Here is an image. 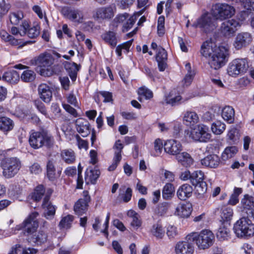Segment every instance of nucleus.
<instances>
[{
  "label": "nucleus",
  "instance_id": "338daca9",
  "mask_svg": "<svg viewBox=\"0 0 254 254\" xmlns=\"http://www.w3.org/2000/svg\"><path fill=\"white\" fill-rule=\"evenodd\" d=\"M19 14L16 13H10L9 15V18L10 23L13 25H17L20 20L22 18Z\"/></svg>",
  "mask_w": 254,
  "mask_h": 254
},
{
  "label": "nucleus",
  "instance_id": "864d4df0",
  "mask_svg": "<svg viewBox=\"0 0 254 254\" xmlns=\"http://www.w3.org/2000/svg\"><path fill=\"white\" fill-rule=\"evenodd\" d=\"M45 192L44 187L43 185L38 186L35 189L32 197L34 200L39 201L42 198Z\"/></svg>",
  "mask_w": 254,
  "mask_h": 254
},
{
  "label": "nucleus",
  "instance_id": "473e14b6",
  "mask_svg": "<svg viewBox=\"0 0 254 254\" xmlns=\"http://www.w3.org/2000/svg\"><path fill=\"white\" fill-rule=\"evenodd\" d=\"M222 118L229 124L233 123L234 121L235 111L234 109L229 106L224 107L221 112Z\"/></svg>",
  "mask_w": 254,
  "mask_h": 254
},
{
  "label": "nucleus",
  "instance_id": "c85d7f7f",
  "mask_svg": "<svg viewBox=\"0 0 254 254\" xmlns=\"http://www.w3.org/2000/svg\"><path fill=\"white\" fill-rule=\"evenodd\" d=\"M80 67L79 65L75 63L65 62L64 67L72 81H75Z\"/></svg>",
  "mask_w": 254,
  "mask_h": 254
},
{
  "label": "nucleus",
  "instance_id": "4468645a",
  "mask_svg": "<svg viewBox=\"0 0 254 254\" xmlns=\"http://www.w3.org/2000/svg\"><path fill=\"white\" fill-rule=\"evenodd\" d=\"M253 37L250 33L243 32L239 33L235 38L233 45L237 50L245 48L250 44Z\"/></svg>",
  "mask_w": 254,
  "mask_h": 254
},
{
  "label": "nucleus",
  "instance_id": "423d86ee",
  "mask_svg": "<svg viewBox=\"0 0 254 254\" xmlns=\"http://www.w3.org/2000/svg\"><path fill=\"white\" fill-rule=\"evenodd\" d=\"M185 134L187 137L195 142H206L211 137L209 127L203 124H199L191 128L190 130H185Z\"/></svg>",
  "mask_w": 254,
  "mask_h": 254
},
{
  "label": "nucleus",
  "instance_id": "4c0bfd02",
  "mask_svg": "<svg viewBox=\"0 0 254 254\" xmlns=\"http://www.w3.org/2000/svg\"><path fill=\"white\" fill-rule=\"evenodd\" d=\"M74 219V217L70 214L63 217L59 224V227L61 229L67 230L70 229L72 226Z\"/></svg>",
  "mask_w": 254,
  "mask_h": 254
},
{
  "label": "nucleus",
  "instance_id": "9b49d317",
  "mask_svg": "<svg viewBox=\"0 0 254 254\" xmlns=\"http://www.w3.org/2000/svg\"><path fill=\"white\" fill-rule=\"evenodd\" d=\"M217 19L212 15L208 12L203 14L197 20L196 24H194L195 27L198 26L202 28L205 32L214 30L217 26Z\"/></svg>",
  "mask_w": 254,
  "mask_h": 254
},
{
  "label": "nucleus",
  "instance_id": "a19ab883",
  "mask_svg": "<svg viewBox=\"0 0 254 254\" xmlns=\"http://www.w3.org/2000/svg\"><path fill=\"white\" fill-rule=\"evenodd\" d=\"M19 76L16 71H7L4 72L2 76V79L11 84L17 83L19 80Z\"/></svg>",
  "mask_w": 254,
  "mask_h": 254
},
{
  "label": "nucleus",
  "instance_id": "7c9ffc66",
  "mask_svg": "<svg viewBox=\"0 0 254 254\" xmlns=\"http://www.w3.org/2000/svg\"><path fill=\"white\" fill-rule=\"evenodd\" d=\"M61 157L62 160L68 164L73 163L76 159L75 153L71 149H65L62 150Z\"/></svg>",
  "mask_w": 254,
  "mask_h": 254
},
{
  "label": "nucleus",
  "instance_id": "39448f33",
  "mask_svg": "<svg viewBox=\"0 0 254 254\" xmlns=\"http://www.w3.org/2000/svg\"><path fill=\"white\" fill-rule=\"evenodd\" d=\"M29 143L30 146L35 149L43 146L50 148L54 145V139L51 135L46 133L32 130L30 133Z\"/></svg>",
  "mask_w": 254,
  "mask_h": 254
},
{
  "label": "nucleus",
  "instance_id": "c03bdc74",
  "mask_svg": "<svg viewBox=\"0 0 254 254\" xmlns=\"http://www.w3.org/2000/svg\"><path fill=\"white\" fill-rule=\"evenodd\" d=\"M230 236V231L227 227L221 226L216 233L217 238L220 241L227 240Z\"/></svg>",
  "mask_w": 254,
  "mask_h": 254
},
{
  "label": "nucleus",
  "instance_id": "393cba45",
  "mask_svg": "<svg viewBox=\"0 0 254 254\" xmlns=\"http://www.w3.org/2000/svg\"><path fill=\"white\" fill-rule=\"evenodd\" d=\"M76 130L82 137H86L90 134L89 124L87 121L78 119L76 121Z\"/></svg>",
  "mask_w": 254,
  "mask_h": 254
},
{
  "label": "nucleus",
  "instance_id": "6e6552de",
  "mask_svg": "<svg viewBox=\"0 0 254 254\" xmlns=\"http://www.w3.org/2000/svg\"><path fill=\"white\" fill-rule=\"evenodd\" d=\"M249 68V64L247 58L236 59L229 63L227 72L232 77H236L245 74Z\"/></svg>",
  "mask_w": 254,
  "mask_h": 254
},
{
  "label": "nucleus",
  "instance_id": "e2e57ef3",
  "mask_svg": "<svg viewBox=\"0 0 254 254\" xmlns=\"http://www.w3.org/2000/svg\"><path fill=\"white\" fill-rule=\"evenodd\" d=\"M135 0H116L117 5L122 9H126L131 5Z\"/></svg>",
  "mask_w": 254,
  "mask_h": 254
},
{
  "label": "nucleus",
  "instance_id": "a18cd8bd",
  "mask_svg": "<svg viewBox=\"0 0 254 254\" xmlns=\"http://www.w3.org/2000/svg\"><path fill=\"white\" fill-rule=\"evenodd\" d=\"M119 196L125 202H128L132 196V190L130 188H126L125 186L122 187L120 190Z\"/></svg>",
  "mask_w": 254,
  "mask_h": 254
},
{
  "label": "nucleus",
  "instance_id": "58836bf2",
  "mask_svg": "<svg viewBox=\"0 0 254 254\" xmlns=\"http://www.w3.org/2000/svg\"><path fill=\"white\" fill-rule=\"evenodd\" d=\"M102 38L106 43L109 44L110 46L114 47L117 44V40L116 33L113 31H108L104 33L101 36Z\"/></svg>",
  "mask_w": 254,
  "mask_h": 254
},
{
  "label": "nucleus",
  "instance_id": "2eb2a0df",
  "mask_svg": "<svg viewBox=\"0 0 254 254\" xmlns=\"http://www.w3.org/2000/svg\"><path fill=\"white\" fill-rule=\"evenodd\" d=\"M61 12L66 18L78 23H82L83 15L81 11L71 7L64 6L62 8Z\"/></svg>",
  "mask_w": 254,
  "mask_h": 254
},
{
  "label": "nucleus",
  "instance_id": "5fc2aeb1",
  "mask_svg": "<svg viewBox=\"0 0 254 254\" xmlns=\"http://www.w3.org/2000/svg\"><path fill=\"white\" fill-rule=\"evenodd\" d=\"M56 169L52 162L49 161L47 164V175L49 179L53 181L55 179Z\"/></svg>",
  "mask_w": 254,
  "mask_h": 254
},
{
  "label": "nucleus",
  "instance_id": "de8ad7c7",
  "mask_svg": "<svg viewBox=\"0 0 254 254\" xmlns=\"http://www.w3.org/2000/svg\"><path fill=\"white\" fill-rule=\"evenodd\" d=\"M227 137L230 143H236L239 139V130L234 127H231L228 130Z\"/></svg>",
  "mask_w": 254,
  "mask_h": 254
},
{
  "label": "nucleus",
  "instance_id": "f8f14e48",
  "mask_svg": "<svg viewBox=\"0 0 254 254\" xmlns=\"http://www.w3.org/2000/svg\"><path fill=\"white\" fill-rule=\"evenodd\" d=\"M115 12V8L112 5L100 7L92 12V17L98 21L110 20L114 16Z\"/></svg>",
  "mask_w": 254,
  "mask_h": 254
},
{
  "label": "nucleus",
  "instance_id": "9d476101",
  "mask_svg": "<svg viewBox=\"0 0 254 254\" xmlns=\"http://www.w3.org/2000/svg\"><path fill=\"white\" fill-rule=\"evenodd\" d=\"M1 167L3 176L6 178L14 177L21 167V162L17 157H10L1 160Z\"/></svg>",
  "mask_w": 254,
  "mask_h": 254
},
{
  "label": "nucleus",
  "instance_id": "f3484780",
  "mask_svg": "<svg viewBox=\"0 0 254 254\" xmlns=\"http://www.w3.org/2000/svg\"><path fill=\"white\" fill-rule=\"evenodd\" d=\"M254 208V196L245 194L241 198L240 203L237 207L239 212L248 213Z\"/></svg>",
  "mask_w": 254,
  "mask_h": 254
},
{
  "label": "nucleus",
  "instance_id": "a878e982",
  "mask_svg": "<svg viewBox=\"0 0 254 254\" xmlns=\"http://www.w3.org/2000/svg\"><path fill=\"white\" fill-rule=\"evenodd\" d=\"M183 122L187 126H194L199 122V117L194 111H187L183 116Z\"/></svg>",
  "mask_w": 254,
  "mask_h": 254
},
{
  "label": "nucleus",
  "instance_id": "7ed1b4c3",
  "mask_svg": "<svg viewBox=\"0 0 254 254\" xmlns=\"http://www.w3.org/2000/svg\"><path fill=\"white\" fill-rule=\"evenodd\" d=\"M54 59L50 54L43 53L31 59L29 64L37 65L36 70L42 76H50L53 74L51 66L54 64Z\"/></svg>",
  "mask_w": 254,
  "mask_h": 254
},
{
  "label": "nucleus",
  "instance_id": "dca6fc26",
  "mask_svg": "<svg viewBox=\"0 0 254 254\" xmlns=\"http://www.w3.org/2000/svg\"><path fill=\"white\" fill-rule=\"evenodd\" d=\"M52 190L49 189L48 190V195H46L43 201L42 207L44 209V215L47 219H52L56 213L57 209L56 206L53 205L51 202L49 201L50 195L52 193Z\"/></svg>",
  "mask_w": 254,
  "mask_h": 254
},
{
  "label": "nucleus",
  "instance_id": "8fccbe9b",
  "mask_svg": "<svg viewBox=\"0 0 254 254\" xmlns=\"http://www.w3.org/2000/svg\"><path fill=\"white\" fill-rule=\"evenodd\" d=\"M39 94L40 95H52L56 94L55 91L53 88L50 87L45 83L41 84L38 88Z\"/></svg>",
  "mask_w": 254,
  "mask_h": 254
},
{
  "label": "nucleus",
  "instance_id": "5701e85b",
  "mask_svg": "<svg viewBox=\"0 0 254 254\" xmlns=\"http://www.w3.org/2000/svg\"><path fill=\"white\" fill-rule=\"evenodd\" d=\"M156 60L158 63V66L159 70L164 71L167 66V53L166 50L162 47L158 48L156 55Z\"/></svg>",
  "mask_w": 254,
  "mask_h": 254
},
{
  "label": "nucleus",
  "instance_id": "0e129e2a",
  "mask_svg": "<svg viewBox=\"0 0 254 254\" xmlns=\"http://www.w3.org/2000/svg\"><path fill=\"white\" fill-rule=\"evenodd\" d=\"M166 233L169 239L174 238L178 234L177 227L173 225H169L167 228Z\"/></svg>",
  "mask_w": 254,
  "mask_h": 254
},
{
  "label": "nucleus",
  "instance_id": "c9c22d12",
  "mask_svg": "<svg viewBox=\"0 0 254 254\" xmlns=\"http://www.w3.org/2000/svg\"><path fill=\"white\" fill-rule=\"evenodd\" d=\"M14 127V123L12 120L3 117L0 118V129L3 132H7L12 129Z\"/></svg>",
  "mask_w": 254,
  "mask_h": 254
},
{
  "label": "nucleus",
  "instance_id": "052dcab7",
  "mask_svg": "<svg viewBox=\"0 0 254 254\" xmlns=\"http://www.w3.org/2000/svg\"><path fill=\"white\" fill-rule=\"evenodd\" d=\"M194 186L199 194H204L207 190V184L204 181L197 183V184L194 185Z\"/></svg>",
  "mask_w": 254,
  "mask_h": 254
},
{
  "label": "nucleus",
  "instance_id": "6ab92c4d",
  "mask_svg": "<svg viewBox=\"0 0 254 254\" xmlns=\"http://www.w3.org/2000/svg\"><path fill=\"white\" fill-rule=\"evenodd\" d=\"M190 242L186 239L178 242L175 247L176 254H193L194 246Z\"/></svg>",
  "mask_w": 254,
  "mask_h": 254
},
{
  "label": "nucleus",
  "instance_id": "13d9d810",
  "mask_svg": "<svg viewBox=\"0 0 254 254\" xmlns=\"http://www.w3.org/2000/svg\"><path fill=\"white\" fill-rule=\"evenodd\" d=\"M40 34V28L37 25L30 28H28L27 36L30 38H35L38 36Z\"/></svg>",
  "mask_w": 254,
  "mask_h": 254
},
{
  "label": "nucleus",
  "instance_id": "f03ea898",
  "mask_svg": "<svg viewBox=\"0 0 254 254\" xmlns=\"http://www.w3.org/2000/svg\"><path fill=\"white\" fill-rule=\"evenodd\" d=\"M200 53L205 57H210L209 64L214 69H219L227 61L228 51L223 46L213 47L212 44L205 42L201 46Z\"/></svg>",
  "mask_w": 254,
  "mask_h": 254
},
{
  "label": "nucleus",
  "instance_id": "cd10ccee",
  "mask_svg": "<svg viewBox=\"0 0 254 254\" xmlns=\"http://www.w3.org/2000/svg\"><path fill=\"white\" fill-rule=\"evenodd\" d=\"M192 188L190 185L186 184L182 185L178 189L177 195L182 200H185L191 196Z\"/></svg>",
  "mask_w": 254,
  "mask_h": 254
},
{
  "label": "nucleus",
  "instance_id": "79ce46f5",
  "mask_svg": "<svg viewBox=\"0 0 254 254\" xmlns=\"http://www.w3.org/2000/svg\"><path fill=\"white\" fill-rule=\"evenodd\" d=\"M36 74L34 70L31 69H27L24 70L21 74V79L24 82H32L36 78Z\"/></svg>",
  "mask_w": 254,
  "mask_h": 254
},
{
  "label": "nucleus",
  "instance_id": "680f3d73",
  "mask_svg": "<svg viewBox=\"0 0 254 254\" xmlns=\"http://www.w3.org/2000/svg\"><path fill=\"white\" fill-rule=\"evenodd\" d=\"M165 18L164 16H160L158 20L157 31L160 36H162L165 32Z\"/></svg>",
  "mask_w": 254,
  "mask_h": 254
},
{
  "label": "nucleus",
  "instance_id": "a211bd4d",
  "mask_svg": "<svg viewBox=\"0 0 254 254\" xmlns=\"http://www.w3.org/2000/svg\"><path fill=\"white\" fill-rule=\"evenodd\" d=\"M164 147L166 153L176 157L183 150V146L180 142L175 139L166 140L164 143Z\"/></svg>",
  "mask_w": 254,
  "mask_h": 254
},
{
  "label": "nucleus",
  "instance_id": "bb28decb",
  "mask_svg": "<svg viewBox=\"0 0 254 254\" xmlns=\"http://www.w3.org/2000/svg\"><path fill=\"white\" fill-rule=\"evenodd\" d=\"M176 159L181 165L186 168L190 167L194 163L191 156L187 152H180Z\"/></svg>",
  "mask_w": 254,
  "mask_h": 254
},
{
  "label": "nucleus",
  "instance_id": "4d7b16f0",
  "mask_svg": "<svg viewBox=\"0 0 254 254\" xmlns=\"http://www.w3.org/2000/svg\"><path fill=\"white\" fill-rule=\"evenodd\" d=\"M124 148L123 144L121 143L120 140H118L116 141L114 146L113 147L115 150L114 156L118 157L122 159V152Z\"/></svg>",
  "mask_w": 254,
  "mask_h": 254
},
{
  "label": "nucleus",
  "instance_id": "e433bc0d",
  "mask_svg": "<svg viewBox=\"0 0 254 254\" xmlns=\"http://www.w3.org/2000/svg\"><path fill=\"white\" fill-rule=\"evenodd\" d=\"M150 233L156 238L161 239L164 236L165 230L161 224L155 223L151 227L150 230Z\"/></svg>",
  "mask_w": 254,
  "mask_h": 254
},
{
  "label": "nucleus",
  "instance_id": "20e7f679",
  "mask_svg": "<svg viewBox=\"0 0 254 254\" xmlns=\"http://www.w3.org/2000/svg\"><path fill=\"white\" fill-rule=\"evenodd\" d=\"M190 242H195L199 249L205 250L211 246L214 240L213 233L208 230H203L200 232H191L186 237Z\"/></svg>",
  "mask_w": 254,
  "mask_h": 254
},
{
  "label": "nucleus",
  "instance_id": "09e8293b",
  "mask_svg": "<svg viewBox=\"0 0 254 254\" xmlns=\"http://www.w3.org/2000/svg\"><path fill=\"white\" fill-rule=\"evenodd\" d=\"M163 140L157 138L154 141V151L151 155L153 156H159L161 155L164 146Z\"/></svg>",
  "mask_w": 254,
  "mask_h": 254
},
{
  "label": "nucleus",
  "instance_id": "0eeeda50",
  "mask_svg": "<svg viewBox=\"0 0 254 254\" xmlns=\"http://www.w3.org/2000/svg\"><path fill=\"white\" fill-rule=\"evenodd\" d=\"M233 230L239 238H248L254 236V224L247 217H242L234 225Z\"/></svg>",
  "mask_w": 254,
  "mask_h": 254
},
{
  "label": "nucleus",
  "instance_id": "69168bd1",
  "mask_svg": "<svg viewBox=\"0 0 254 254\" xmlns=\"http://www.w3.org/2000/svg\"><path fill=\"white\" fill-rule=\"evenodd\" d=\"M10 8V5L9 3H6L4 0L0 2V16L3 17L6 15Z\"/></svg>",
  "mask_w": 254,
  "mask_h": 254
},
{
  "label": "nucleus",
  "instance_id": "ddd939ff",
  "mask_svg": "<svg viewBox=\"0 0 254 254\" xmlns=\"http://www.w3.org/2000/svg\"><path fill=\"white\" fill-rule=\"evenodd\" d=\"M240 26V22L238 20L229 19L221 24L220 32L224 37L230 38L233 36Z\"/></svg>",
  "mask_w": 254,
  "mask_h": 254
},
{
  "label": "nucleus",
  "instance_id": "603ef678",
  "mask_svg": "<svg viewBox=\"0 0 254 254\" xmlns=\"http://www.w3.org/2000/svg\"><path fill=\"white\" fill-rule=\"evenodd\" d=\"M169 206L170 205L168 202L160 203L155 208V212L159 216H164L167 213Z\"/></svg>",
  "mask_w": 254,
  "mask_h": 254
},
{
  "label": "nucleus",
  "instance_id": "f257e3e1",
  "mask_svg": "<svg viewBox=\"0 0 254 254\" xmlns=\"http://www.w3.org/2000/svg\"><path fill=\"white\" fill-rule=\"evenodd\" d=\"M38 216L39 213L37 212H31L21 224L16 225L14 228L3 231V235L5 237H8L16 234L18 231L22 230L24 235L32 236L30 240L31 242L37 245L44 243L47 240V235L42 231L35 233L38 227V222L37 220Z\"/></svg>",
  "mask_w": 254,
  "mask_h": 254
},
{
  "label": "nucleus",
  "instance_id": "6e6d98bb",
  "mask_svg": "<svg viewBox=\"0 0 254 254\" xmlns=\"http://www.w3.org/2000/svg\"><path fill=\"white\" fill-rule=\"evenodd\" d=\"M240 254H254V247L253 245L244 243L240 249Z\"/></svg>",
  "mask_w": 254,
  "mask_h": 254
},
{
  "label": "nucleus",
  "instance_id": "3c124183",
  "mask_svg": "<svg viewBox=\"0 0 254 254\" xmlns=\"http://www.w3.org/2000/svg\"><path fill=\"white\" fill-rule=\"evenodd\" d=\"M204 174L202 171L197 170L191 174L190 183L194 186L203 181Z\"/></svg>",
  "mask_w": 254,
  "mask_h": 254
},
{
  "label": "nucleus",
  "instance_id": "f704fd0d",
  "mask_svg": "<svg viewBox=\"0 0 254 254\" xmlns=\"http://www.w3.org/2000/svg\"><path fill=\"white\" fill-rule=\"evenodd\" d=\"M127 215L132 219L130 225L135 229H138L141 226L142 222L139 219V215L135 211L133 210H128Z\"/></svg>",
  "mask_w": 254,
  "mask_h": 254
},
{
  "label": "nucleus",
  "instance_id": "4be33fe9",
  "mask_svg": "<svg viewBox=\"0 0 254 254\" xmlns=\"http://www.w3.org/2000/svg\"><path fill=\"white\" fill-rule=\"evenodd\" d=\"M192 205L190 203H182L176 208L174 214L182 218H188L191 213Z\"/></svg>",
  "mask_w": 254,
  "mask_h": 254
},
{
  "label": "nucleus",
  "instance_id": "412c9836",
  "mask_svg": "<svg viewBox=\"0 0 254 254\" xmlns=\"http://www.w3.org/2000/svg\"><path fill=\"white\" fill-rule=\"evenodd\" d=\"M201 164L206 168H216L220 163V157L216 154H209L200 160Z\"/></svg>",
  "mask_w": 254,
  "mask_h": 254
},
{
  "label": "nucleus",
  "instance_id": "49530a36",
  "mask_svg": "<svg viewBox=\"0 0 254 254\" xmlns=\"http://www.w3.org/2000/svg\"><path fill=\"white\" fill-rule=\"evenodd\" d=\"M211 130L215 134H221L226 128V125L220 121L213 123L211 127Z\"/></svg>",
  "mask_w": 254,
  "mask_h": 254
},
{
  "label": "nucleus",
  "instance_id": "bf43d9fd",
  "mask_svg": "<svg viewBox=\"0 0 254 254\" xmlns=\"http://www.w3.org/2000/svg\"><path fill=\"white\" fill-rule=\"evenodd\" d=\"M135 21V17L134 16H130L124 23L122 29L123 31L124 32L127 31L132 27Z\"/></svg>",
  "mask_w": 254,
  "mask_h": 254
},
{
  "label": "nucleus",
  "instance_id": "72a5a7b5",
  "mask_svg": "<svg viewBox=\"0 0 254 254\" xmlns=\"http://www.w3.org/2000/svg\"><path fill=\"white\" fill-rule=\"evenodd\" d=\"M243 191L242 188L234 187L227 202V205L235 206L239 202V195L243 193Z\"/></svg>",
  "mask_w": 254,
  "mask_h": 254
},
{
  "label": "nucleus",
  "instance_id": "b1692460",
  "mask_svg": "<svg viewBox=\"0 0 254 254\" xmlns=\"http://www.w3.org/2000/svg\"><path fill=\"white\" fill-rule=\"evenodd\" d=\"M189 99L187 96H164L162 102L163 104L176 106L186 103Z\"/></svg>",
  "mask_w": 254,
  "mask_h": 254
},
{
  "label": "nucleus",
  "instance_id": "774afa93",
  "mask_svg": "<svg viewBox=\"0 0 254 254\" xmlns=\"http://www.w3.org/2000/svg\"><path fill=\"white\" fill-rule=\"evenodd\" d=\"M171 128H173V135L177 137L181 129L182 124L180 122L175 121L171 122Z\"/></svg>",
  "mask_w": 254,
  "mask_h": 254
},
{
  "label": "nucleus",
  "instance_id": "aec40b11",
  "mask_svg": "<svg viewBox=\"0 0 254 254\" xmlns=\"http://www.w3.org/2000/svg\"><path fill=\"white\" fill-rule=\"evenodd\" d=\"M90 200V196L88 194L85 195L84 198L78 199L74 206L75 214L81 216L85 213L87 210L88 202Z\"/></svg>",
  "mask_w": 254,
  "mask_h": 254
},
{
  "label": "nucleus",
  "instance_id": "1a4fd4ad",
  "mask_svg": "<svg viewBox=\"0 0 254 254\" xmlns=\"http://www.w3.org/2000/svg\"><path fill=\"white\" fill-rule=\"evenodd\" d=\"M235 12L234 7L227 3H217L212 6L211 14L217 20H224L232 17Z\"/></svg>",
  "mask_w": 254,
  "mask_h": 254
},
{
  "label": "nucleus",
  "instance_id": "c756f323",
  "mask_svg": "<svg viewBox=\"0 0 254 254\" xmlns=\"http://www.w3.org/2000/svg\"><path fill=\"white\" fill-rule=\"evenodd\" d=\"M100 174V171L94 168V169L89 168L85 172V180L87 184L90 183L94 184Z\"/></svg>",
  "mask_w": 254,
  "mask_h": 254
},
{
  "label": "nucleus",
  "instance_id": "37998d69",
  "mask_svg": "<svg viewBox=\"0 0 254 254\" xmlns=\"http://www.w3.org/2000/svg\"><path fill=\"white\" fill-rule=\"evenodd\" d=\"M174 192L175 189L173 185L170 183H167L162 190V197L164 199H170L173 196Z\"/></svg>",
  "mask_w": 254,
  "mask_h": 254
},
{
  "label": "nucleus",
  "instance_id": "ea45409f",
  "mask_svg": "<svg viewBox=\"0 0 254 254\" xmlns=\"http://www.w3.org/2000/svg\"><path fill=\"white\" fill-rule=\"evenodd\" d=\"M238 152L237 148L234 146L227 147L221 154V159L223 161H226L233 157Z\"/></svg>",
  "mask_w": 254,
  "mask_h": 254
},
{
  "label": "nucleus",
  "instance_id": "2f4dec72",
  "mask_svg": "<svg viewBox=\"0 0 254 254\" xmlns=\"http://www.w3.org/2000/svg\"><path fill=\"white\" fill-rule=\"evenodd\" d=\"M234 212L233 208L227 205H223L220 210V217L223 222H227L231 221L233 216Z\"/></svg>",
  "mask_w": 254,
  "mask_h": 254
}]
</instances>
